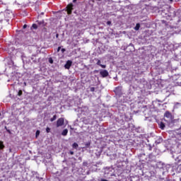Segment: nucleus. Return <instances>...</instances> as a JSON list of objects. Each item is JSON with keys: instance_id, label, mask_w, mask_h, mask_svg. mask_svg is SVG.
Returning a JSON list of instances; mask_svg holds the SVG:
<instances>
[{"instance_id": "5701e85b", "label": "nucleus", "mask_w": 181, "mask_h": 181, "mask_svg": "<svg viewBox=\"0 0 181 181\" xmlns=\"http://www.w3.org/2000/svg\"><path fill=\"white\" fill-rule=\"evenodd\" d=\"M61 52H62V53H64V52H66V49L62 48V49H61Z\"/></svg>"}, {"instance_id": "72a5a7b5", "label": "nucleus", "mask_w": 181, "mask_h": 181, "mask_svg": "<svg viewBox=\"0 0 181 181\" xmlns=\"http://www.w3.org/2000/svg\"><path fill=\"white\" fill-rule=\"evenodd\" d=\"M170 1H173V0H170Z\"/></svg>"}, {"instance_id": "c85d7f7f", "label": "nucleus", "mask_w": 181, "mask_h": 181, "mask_svg": "<svg viewBox=\"0 0 181 181\" xmlns=\"http://www.w3.org/2000/svg\"><path fill=\"white\" fill-rule=\"evenodd\" d=\"M57 39L59 37V34H56Z\"/></svg>"}, {"instance_id": "393cba45", "label": "nucleus", "mask_w": 181, "mask_h": 181, "mask_svg": "<svg viewBox=\"0 0 181 181\" xmlns=\"http://www.w3.org/2000/svg\"><path fill=\"white\" fill-rule=\"evenodd\" d=\"M23 28V29H26V28H28V25L25 24Z\"/></svg>"}, {"instance_id": "ddd939ff", "label": "nucleus", "mask_w": 181, "mask_h": 181, "mask_svg": "<svg viewBox=\"0 0 181 181\" xmlns=\"http://www.w3.org/2000/svg\"><path fill=\"white\" fill-rule=\"evenodd\" d=\"M0 5H8V3L2 1V0H0Z\"/></svg>"}, {"instance_id": "a878e982", "label": "nucleus", "mask_w": 181, "mask_h": 181, "mask_svg": "<svg viewBox=\"0 0 181 181\" xmlns=\"http://www.w3.org/2000/svg\"><path fill=\"white\" fill-rule=\"evenodd\" d=\"M70 155H74V151H69Z\"/></svg>"}, {"instance_id": "9b49d317", "label": "nucleus", "mask_w": 181, "mask_h": 181, "mask_svg": "<svg viewBox=\"0 0 181 181\" xmlns=\"http://www.w3.org/2000/svg\"><path fill=\"white\" fill-rule=\"evenodd\" d=\"M72 148H74V149H77V148H78V144L77 143H74L72 144Z\"/></svg>"}, {"instance_id": "7c9ffc66", "label": "nucleus", "mask_w": 181, "mask_h": 181, "mask_svg": "<svg viewBox=\"0 0 181 181\" xmlns=\"http://www.w3.org/2000/svg\"><path fill=\"white\" fill-rule=\"evenodd\" d=\"M179 131H181V126H180V127L179 128Z\"/></svg>"}, {"instance_id": "f257e3e1", "label": "nucleus", "mask_w": 181, "mask_h": 181, "mask_svg": "<svg viewBox=\"0 0 181 181\" xmlns=\"http://www.w3.org/2000/svg\"><path fill=\"white\" fill-rule=\"evenodd\" d=\"M0 16L1 17V21H4V19L9 21L13 16V13L11 10L6 9L4 12L0 13Z\"/></svg>"}, {"instance_id": "6e6552de", "label": "nucleus", "mask_w": 181, "mask_h": 181, "mask_svg": "<svg viewBox=\"0 0 181 181\" xmlns=\"http://www.w3.org/2000/svg\"><path fill=\"white\" fill-rule=\"evenodd\" d=\"M5 149V145L4 144V141H0V150Z\"/></svg>"}, {"instance_id": "473e14b6", "label": "nucleus", "mask_w": 181, "mask_h": 181, "mask_svg": "<svg viewBox=\"0 0 181 181\" xmlns=\"http://www.w3.org/2000/svg\"><path fill=\"white\" fill-rule=\"evenodd\" d=\"M1 112H0V117H1Z\"/></svg>"}, {"instance_id": "1a4fd4ad", "label": "nucleus", "mask_w": 181, "mask_h": 181, "mask_svg": "<svg viewBox=\"0 0 181 181\" xmlns=\"http://www.w3.org/2000/svg\"><path fill=\"white\" fill-rule=\"evenodd\" d=\"M160 125V129H165V123H163V122H160V123L159 124Z\"/></svg>"}, {"instance_id": "f3484780", "label": "nucleus", "mask_w": 181, "mask_h": 181, "mask_svg": "<svg viewBox=\"0 0 181 181\" xmlns=\"http://www.w3.org/2000/svg\"><path fill=\"white\" fill-rule=\"evenodd\" d=\"M96 64H97L98 66H100V65H101V61H100V59H98V62H97V63H96Z\"/></svg>"}, {"instance_id": "2f4dec72", "label": "nucleus", "mask_w": 181, "mask_h": 181, "mask_svg": "<svg viewBox=\"0 0 181 181\" xmlns=\"http://www.w3.org/2000/svg\"><path fill=\"white\" fill-rule=\"evenodd\" d=\"M77 0H73V2H76Z\"/></svg>"}, {"instance_id": "cd10ccee", "label": "nucleus", "mask_w": 181, "mask_h": 181, "mask_svg": "<svg viewBox=\"0 0 181 181\" xmlns=\"http://www.w3.org/2000/svg\"><path fill=\"white\" fill-rule=\"evenodd\" d=\"M100 181H108V180H107L105 179H101V180H100Z\"/></svg>"}, {"instance_id": "dca6fc26", "label": "nucleus", "mask_w": 181, "mask_h": 181, "mask_svg": "<svg viewBox=\"0 0 181 181\" xmlns=\"http://www.w3.org/2000/svg\"><path fill=\"white\" fill-rule=\"evenodd\" d=\"M40 131L37 130L36 133H35V136H38V135H40Z\"/></svg>"}, {"instance_id": "39448f33", "label": "nucleus", "mask_w": 181, "mask_h": 181, "mask_svg": "<svg viewBox=\"0 0 181 181\" xmlns=\"http://www.w3.org/2000/svg\"><path fill=\"white\" fill-rule=\"evenodd\" d=\"M71 64H73V62L70 60L67 61L66 64L64 65L65 69L69 70L70 67H71Z\"/></svg>"}, {"instance_id": "4468645a", "label": "nucleus", "mask_w": 181, "mask_h": 181, "mask_svg": "<svg viewBox=\"0 0 181 181\" xmlns=\"http://www.w3.org/2000/svg\"><path fill=\"white\" fill-rule=\"evenodd\" d=\"M32 28L33 29H37V24H33Z\"/></svg>"}, {"instance_id": "b1692460", "label": "nucleus", "mask_w": 181, "mask_h": 181, "mask_svg": "<svg viewBox=\"0 0 181 181\" xmlns=\"http://www.w3.org/2000/svg\"><path fill=\"white\" fill-rule=\"evenodd\" d=\"M61 49H62V47H58V48H57V52H60Z\"/></svg>"}, {"instance_id": "a211bd4d", "label": "nucleus", "mask_w": 181, "mask_h": 181, "mask_svg": "<svg viewBox=\"0 0 181 181\" xmlns=\"http://www.w3.org/2000/svg\"><path fill=\"white\" fill-rule=\"evenodd\" d=\"M90 91H91L92 93H94V91H95V88L91 87V88H90Z\"/></svg>"}, {"instance_id": "7ed1b4c3", "label": "nucleus", "mask_w": 181, "mask_h": 181, "mask_svg": "<svg viewBox=\"0 0 181 181\" xmlns=\"http://www.w3.org/2000/svg\"><path fill=\"white\" fill-rule=\"evenodd\" d=\"M73 4H69L67 6H66V12L68 13V15H71L72 12H73Z\"/></svg>"}, {"instance_id": "f8f14e48", "label": "nucleus", "mask_w": 181, "mask_h": 181, "mask_svg": "<svg viewBox=\"0 0 181 181\" xmlns=\"http://www.w3.org/2000/svg\"><path fill=\"white\" fill-rule=\"evenodd\" d=\"M139 28H141V24L137 23L134 28L135 30H139Z\"/></svg>"}, {"instance_id": "c756f323", "label": "nucleus", "mask_w": 181, "mask_h": 181, "mask_svg": "<svg viewBox=\"0 0 181 181\" xmlns=\"http://www.w3.org/2000/svg\"><path fill=\"white\" fill-rule=\"evenodd\" d=\"M149 151H152V148L151 147H150Z\"/></svg>"}, {"instance_id": "20e7f679", "label": "nucleus", "mask_w": 181, "mask_h": 181, "mask_svg": "<svg viewBox=\"0 0 181 181\" xmlns=\"http://www.w3.org/2000/svg\"><path fill=\"white\" fill-rule=\"evenodd\" d=\"M100 74L101 76V77H103V78L105 77H108V71L107 70H103L100 71Z\"/></svg>"}, {"instance_id": "412c9836", "label": "nucleus", "mask_w": 181, "mask_h": 181, "mask_svg": "<svg viewBox=\"0 0 181 181\" xmlns=\"http://www.w3.org/2000/svg\"><path fill=\"white\" fill-rule=\"evenodd\" d=\"M5 129H6L7 132L9 133V134H12V132H11V130L8 129L6 128V127H5Z\"/></svg>"}, {"instance_id": "0eeeda50", "label": "nucleus", "mask_w": 181, "mask_h": 181, "mask_svg": "<svg viewBox=\"0 0 181 181\" xmlns=\"http://www.w3.org/2000/svg\"><path fill=\"white\" fill-rule=\"evenodd\" d=\"M67 134H69V129H64L62 132V136H66Z\"/></svg>"}, {"instance_id": "6ab92c4d", "label": "nucleus", "mask_w": 181, "mask_h": 181, "mask_svg": "<svg viewBox=\"0 0 181 181\" xmlns=\"http://www.w3.org/2000/svg\"><path fill=\"white\" fill-rule=\"evenodd\" d=\"M46 132H47V134H49V132H50V128H49V127H47V128H46Z\"/></svg>"}, {"instance_id": "4be33fe9", "label": "nucleus", "mask_w": 181, "mask_h": 181, "mask_svg": "<svg viewBox=\"0 0 181 181\" xmlns=\"http://www.w3.org/2000/svg\"><path fill=\"white\" fill-rule=\"evenodd\" d=\"M49 62L51 64H53V59H49Z\"/></svg>"}, {"instance_id": "f704fd0d", "label": "nucleus", "mask_w": 181, "mask_h": 181, "mask_svg": "<svg viewBox=\"0 0 181 181\" xmlns=\"http://www.w3.org/2000/svg\"><path fill=\"white\" fill-rule=\"evenodd\" d=\"M98 1H101V0H98Z\"/></svg>"}, {"instance_id": "bb28decb", "label": "nucleus", "mask_w": 181, "mask_h": 181, "mask_svg": "<svg viewBox=\"0 0 181 181\" xmlns=\"http://www.w3.org/2000/svg\"><path fill=\"white\" fill-rule=\"evenodd\" d=\"M107 25H111V21H107Z\"/></svg>"}, {"instance_id": "9d476101", "label": "nucleus", "mask_w": 181, "mask_h": 181, "mask_svg": "<svg viewBox=\"0 0 181 181\" xmlns=\"http://www.w3.org/2000/svg\"><path fill=\"white\" fill-rule=\"evenodd\" d=\"M57 119V115H54L51 119L50 121L51 122H53V121H56Z\"/></svg>"}, {"instance_id": "2eb2a0df", "label": "nucleus", "mask_w": 181, "mask_h": 181, "mask_svg": "<svg viewBox=\"0 0 181 181\" xmlns=\"http://www.w3.org/2000/svg\"><path fill=\"white\" fill-rule=\"evenodd\" d=\"M22 94H23L22 90H20L18 93V95H19V97H21V95H22Z\"/></svg>"}, {"instance_id": "f03ea898", "label": "nucleus", "mask_w": 181, "mask_h": 181, "mask_svg": "<svg viewBox=\"0 0 181 181\" xmlns=\"http://www.w3.org/2000/svg\"><path fill=\"white\" fill-rule=\"evenodd\" d=\"M63 125H64V118H63V117L59 118L57 120V124H56L57 128L63 127Z\"/></svg>"}, {"instance_id": "423d86ee", "label": "nucleus", "mask_w": 181, "mask_h": 181, "mask_svg": "<svg viewBox=\"0 0 181 181\" xmlns=\"http://www.w3.org/2000/svg\"><path fill=\"white\" fill-rule=\"evenodd\" d=\"M164 117H165V118H168V119H172V113L169 111H166Z\"/></svg>"}, {"instance_id": "aec40b11", "label": "nucleus", "mask_w": 181, "mask_h": 181, "mask_svg": "<svg viewBox=\"0 0 181 181\" xmlns=\"http://www.w3.org/2000/svg\"><path fill=\"white\" fill-rule=\"evenodd\" d=\"M100 67H102V69H105L107 67L106 65H103V64H101L100 65Z\"/></svg>"}]
</instances>
